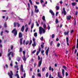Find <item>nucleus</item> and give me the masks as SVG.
<instances>
[{
    "label": "nucleus",
    "instance_id": "nucleus-36",
    "mask_svg": "<svg viewBox=\"0 0 78 78\" xmlns=\"http://www.w3.org/2000/svg\"><path fill=\"white\" fill-rule=\"evenodd\" d=\"M31 16H33V11L32 9L31 10Z\"/></svg>",
    "mask_w": 78,
    "mask_h": 78
},
{
    "label": "nucleus",
    "instance_id": "nucleus-12",
    "mask_svg": "<svg viewBox=\"0 0 78 78\" xmlns=\"http://www.w3.org/2000/svg\"><path fill=\"white\" fill-rule=\"evenodd\" d=\"M23 35V34H22V33H21V32H19V37L20 38H21V37H22Z\"/></svg>",
    "mask_w": 78,
    "mask_h": 78
},
{
    "label": "nucleus",
    "instance_id": "nucleus-24",
    "mask_svg": "<svg viewBox=\"0 0 78 78\" xmlns=\"http://www.w3.org/2000/svg\"><path fill=\"white\" fill-rule=\"evenodd\" d=\"M22 51H23V49H22V48H20L19 50V52H22Z\"/></svg>",
    "mask_w": 78,
    "mask_h": 78
},
{
    "label": "nucleus",
    "instance_id": "nucleus-27",
    "mask_svg": "<svg viewBox=\"0 0 78 78\" xmlns=\"http://www.w3.org/2000/svg\"><path fill=\"white\" fill-rule=\"evenodd\" d=\"M44 43H42V44L41 45V47L42 48H44Z\"/></svg>",
    "mask_w": 78,
    "mask_h": 78
},
{
    "label": "nucleus",
    "instance_id": "nucleus-47",
    "mask_svg": "<svg viewBox=\"0 0 78 78\" xmlns=\"http://www.w3.org/2000/svg\"><path fill=\"white\" fill-rule=\"evenodd\" d=\"M37 75L39 77H41V74L40 73H39L37 74Z\"/></svg>",
    "mask_w": 78,
    "mask_h": 78
},
{
    "label": "nucleus",
    "instance_id": "nucleus-23",
    "mask_svg": "<svg viewBox=\"0 0 78 78\" xmlns=\"http://www.w3.org/2000/svg\"><path fill=\"white\" fill-rule=\"evenodd\" d=\"M72 6H76V5L77 3L76 2H73L71 3Z\"/></svg>",
    "mask_w": 78,
    "mask_h": 78
},
{
    "label": "nucleus",
    "instance_id": "nucleus-38",
    "mask_svg": "<svg viewBox=\"0 0 78 78\" xmlns=\"http://www.w3.org/2000/svg\"><path fill=\"white\" fill-rule=\"evenodd\" d=\"M76 24V19H74V25H75Z\"/></svg>",
    "mask_w": 78,
    "mask_h": 78
},
{
    "label": "nucleus",
    "instance_id": "nucleus-51",
    "mask_svg": "<svg viewBox=\"0 0 78 78\" xmlns=\"http://www.w3.org/2000/svg\"><path fill=\"white\" fill-rule=\"evenodd\" d=\"M45 67H44V68L42 69V72H44L45 70Z\"/></svg>",
    "mask_w": 78,
    "mask_h": 78
},
{
    "label": "nucleus",
    "instance_id": "nucleus-57",
    "mask_svg": "<svg viewBox=\"0 0 78 78\" xmlns=\"http://www.w3.org/2000/svg\"><path fill=\"white\" fill-rule=\"evenodd\" d=\"M34 7H35V10H36V9H37V6H36V5H35V6H34Z\"/></svg>",
    "mask_w": 78,
    "mask_h": 78
},
{
    "label": "nucleus",
    "instance_id": "nucleus-56",
    "mask_svg": "<svg viewBox=\"0 0 78 78\" xmlns=\"http://www.w3.org/2000/svg\"><path fill=\"white\" fill-rule=\"evenodd\" d=\"M44 39V37H41V38H40V40L41 41H43V40Z\"/></svg>",
    "mask_w": 78,
    "mask_h": 78
},
{
    "label": "nucleus",
    "instance_id": "nucleus-53",
    "mask_svg": "<svg viewBox=\"0 0 78 78\" xmlns=\"http://www.w3.org/2000/svg\"><path fill=\"white\" fill-rule=\"evenodd\" d=\"M59 46H60V43H58L57 44V47H59Z\"/></svg>",
    "mask_w": 78,
    "mask_h": 78
},
{
    "label": "nucleus",
    "instance_id": "nucleus-17",
    "mask_svg": "<svg viewBox=\"0 0 78 78\" xmlns=\"http://www.w3.org/2000/svg\"><path fill=\"white\" fill-rule=\"evenodd\" d=\"M58 76L59 77V78H62V77L60 76V73L58 72Z\"/></svg>",
    "mask_w": 78,
    "mask_h": 78
},
{
    "label": "nucleus",
    "instance_id": "nucleus-15",
    "mask_svg": "<svg viewBox=\"0 0 78 78\" xmlns=\"http://www.w3.org/2000/svg\"><path fill=\"white\" fill-rule=\"evenodd\" d=\"M23 38H20V45H22L23 43H22V40H23Z\"/></svg>",
    "mask_w": 78,
    "mask_h": 78
},
{
    "label": "nucleus",
    "instance_id": "nucleus-2",
    "mask_svg": "<svg viewBox=\"0 0 78 78\" xmlns=\"http://www.w3.org/2000/svg\"><path fill=\"white\" fill-rule=\"evenodd\" d=\"M10 51V49H8V52L9 53L7 54V57H9L11 55L12 57H14V53L12 51Z\"/></svg>",
    "mask_w": 78,
    "mask_h": 78
},
{
    "label": "nucleus",
    "instance_id": "nucleus-19",
    "mask_svg": "<svg viewBox=\"0 0 78 78\" xmlns=\"http://www.w3.org/2000/svg\"><path fill=\"white\" fill-rule=\"evenodd\" d=\"M23 60L24 61H27V58H26V56H23Z\"/></svg>",
    "mask_w": 78,
    "mask_h": 78
},
{
    "label": "nucleus",
    "instance_id": "nucleus-54",
    "mask_svg": "<svg viewBox=\"0 0 78 78\" xmlns=\"http://www.w3.org/2000/svg\"><path fill=\"white\" fill-rule=\"evenodd\" d=\"M17 27H20V24L18 23H17Z\"/></svg>",
    "mask_w": 78,
    "mask_h": 78
},
{
    "label": "nucleus",
    "instance_id": "nucleus-3",
    "mask_svg": "<svg viewBox=\"0 0 78 78\" xmlns=\"http://www.w3.org/2000/svg\"><path fill=\"white\" fill-rule=\"evenodd\" d=\"M11 33L13 34L14 36H16L17 35V30L16 28L13 29Z\"/></svg>",
    "mask_w": 78,
    "mask_h": 78
},
{
    "label": "nucleus",
    "instance_id": "nucleus-5",
    "mask_svg": "<svg viewBox=\"0 0 78 78\" xmlns=\"http://www.w3.org/2000/svg\"><path fill=\"white\" fill-rule=\"evenodd\" d=\"M25 43H26V45H28V44L30 43V41L29 40H27L26 41L25 40H24L23 41V45L25 44Z\"/></svg>",
    "mask_w": 78,
    "mask_h": 78
},
{
    "label": "nucleus",
    "instance_id": "nucleus-30",
    "mask_svg": "<svg viewBox=\"0 0 78 78\" xmlns=\"http://www.w3.org/2000/svg\"><path fill=\"white\" fill-rule=\"evenodd\" d=\"M42 19L43 20H44V21H45V16H43Z\"/></svg>",
    "mask_w": 78,
    "mask_h": 78
},
{
    "label": "nucleus",
    "instance_id": "nucleus-18",
    "mask_svg": "<svg viewBox=\"0 0 78 78\" xmlns=\"http://www.w3.org/2000/svg\"><path fill=\"white\" fill-rule=\"evenodd\" d=\"M21 59V58H20V57H18L16 58V60H17L18 61H19H19H20Z\"/></svg>",
    "mask_w": 78,
    "mask_h": 78
},
{
    "label": "nucleus",
    "instance_id": "nucleus-13",
    "mask_svg": "<svg viewBox=\"0 0 78 78\" xmlns=\"http://www.w3.org/2000/svg\"><path fill=\"white\" fill-rule=\"evenodd\" d=\"M49 70H51V71L53 72V71H54V69H53V68H52L51 69V66H50L49 68Z\"/></svg>",
    "mask_w": 78,
    "mask_h": 78
},
{
    "label": "nucleus",
    "instance_id": "nucleus-9",
    "mask_svg": "<svg viewBox=\"0 0 78 78\" xmlns=\"http://www.w3.org/2000/svg\"><path fill=\"white\" fill-rule=\"evenodd\" d=\"M20 70L22 72H23V65H21Z\"/></svg>",
    "mask_w": 78,
    "mask_h": 78
},
{
    "label": "nucleus",
    "instance_id": "nucleus-60",
    "mask_svg": "<svg viewBox=\"0 0 78 78\" xmlns=\"http://www.w3.org/2000/svg\"><path fill=\"white\" fill-rule=\"evenodd\" d=\"M31 22H32L31 20H30V22H29V23H28L29 25H30L31 24Z\"/></svg>",
    "mask_w": 78,
    "mask_h": 78
},
{
    "label": "nucleus",
    "instance_id": "nucleus-61",
    "mask_svg": "<svg viewBox=\"0 0 78 78\" xmlns=\"http://www.w3.org/2000/svg\"><path fill=\"white\" fill-rule=\"evenodd\" d=\"M41 59V58L40 57V56H38V60H40Z\"/></svg>",
    "mask_w": 78,
    "mask_h": 78
},
{
    "label": "nucleus",
    "instance_id": "nucleus-48",
    "mask_svg": "<svg viewBox=\"0 0 78 78\" xmlns=\"http://www.w3.org/2000/svg\"><path fill=\"white\" fill-rule=\"evenodd\" d=\"M32 43V40H31L30 41V43L29 44V45H31V44Z\"/></svg>",
    "mask_w": 78,
    "mask_h": 78
},
{
    "label": "nucleus",
    "instance_id": "nucleus-64",
    "mask_svg": "<svg viewBox=\"0 0 78 78\" xmlns=\"http://www.w3.org/2000/svg\"><path fill=\"white\" fill-rule=\"evenodd\" d=\"M8 20V16H7L5 19V21H6Z\"/></svg>",
    "mask_w": 78,
    "mask_h": 78
},
{
    "label": "nucleus",
    "instance_id": "nucleus-41",
    "mask_svg": "<svg viewBox=\"0 0 78 78\" xmlns=\"http://www.w3.org/2000/svg\"><path fill=\"white\" fill-rule=\"evenodd\" d=\"M34 27V23H32L31 26V29H32Z\"/></svg>",
    "mask_w": 78,
    "mask_h": 78
},
{
    "label": "nucleus",
    "instance_id": "nucleus-50",
    "mask_svg": "<svg viewBox=\"0 0 78 78\" xmlns=\"http://www.w3.org/2000/svg\"><path fill=\"white\" fill-rule=\"evenodd\" d=\"M3 32L2 31H1V32L0 35H1L2 36H3Z\"/></svg>",
    "mask_w": 78,
    "mask_h": 78
},
{
    "label": "nucleus",
    "instance_id": "nucleus-11",
    "mask_svg": "<svg viewBox=\"0 0 78 78\" xmlns=\"http://www.w3.org/2000/svg\"><path fill=\"white\" fill-rule=\"evenodd\" d=\"M66 40L67 45L69 46V38L68 37H66Z\"/></svg>",
    "mask_w": 78,
    "mask_h": 78
},
{
    "label": "nucleus",
    "instance_id": "nucleus-14",
    "mask_svg": "<svg viewBox=\"0 0 78 78\" xmlns=\"http://www.w3.org/2000/svg\"><path fill=\"white\" fill-rule=\"evenodd\" d=\"M49 12H50V13H51V14L52 15V16H55V13H54V12H53V11L52 10H50Z\"/></svg>",
    "mask_w": 78,
    "mask_h": 78
},
{
    "label": "nucleus",
    "instance_id": "nucleus-49",
    "mask_svg": "<svg viewBox=\"0 0 78 78\" xmlns=\"http://www.w3.org/2000/svg\"><path fill=\"white\" fill-rule=\"evenodd\" d=\"M49 78H54V77H51V75L50 74L49 76Z\"/></svg>",
    "mask_w": 78,
    "mask_h": 78
},
{
    "label": "nucleus",
    "instance_id": "nucleus-62",
    "mask_svg": "<svg viewBox=\"0 0 78 78\" xmlns=\"http://www.w3.org/2000/svg\"><path fill=\"white\" fill-rule=\"evenodd\" d=\"M58 12H56V14H55V16H58Z\"/></svg>",
    "mask_w": 78,
    "mask_h": 78
},
{
    "label": "nucleus",
    "instance_id": "nucleus-28",
    "mask_svg": "<svg viewBox=\"0 0 78 78\" xmlns=\"http://www.w3.org/2000/svg\"><path fill=\"white\" fill-rule=\"evenodd\" d=\"M76 48H78V39L77 40V44L76 45Z\"/></svg>",
    "mask_w": 78,
    "mask_h": 78
},
{
    "label": "nucleus",
    "instance_id": "nucleus-59",
    "mask_svg": "<svg viewBox=\"0 0 78 78\" xmlns=\"http://www.w3.org/2000/svg\"><path fill=\"white\" fill-rule=\"evenodd\" d=\"M51 37L52 38H54L55 37V35H54V34H53L52 35Z\"/></svg>",
    "mask_w": 78,
    "mask_h": 78
},
{
    "label": "nucleus",
    "instance_id": "nucleus-42",
    "mask_svg": "<svg viewBox=\"0 0 78 78\" xmlns=\"http://www.w3.org/2000/svg\"><path fill=\"white\" fill-rule=\"evenodd\" d=\"M53 41H51V43L50 44V45H51H51H52V44H53Z\"/></svg>",
    "mask_w": 78,
    "mask_h": 78
},
{
    "label": "nucleus",
    "instance_id": "nucleus-40",
    "mask_svg": "<svg viewBox=\"0 0 78 78\" xmlns=\"http://www.w3.org/2000/svg\"><path fill=\"white\" fill-rule=\"evenodd\" d=\"M46 76L47 78L48 76V73L47 72L46 74Z\"/></svg>",
    "mask_w": 78,
    "mask_h": 78
},
{
    "label": "nucleus",
    "instance_id": "nucleus-34",
    "mask_svg": "<svg viewBox=\"0 0 78 78\" xmlns=\"http://www.w3.org/2000/svg\"><path fill=\"white\" fill-rule=\"evenodd\" d=\"M29 2L30 4V5H32L33 3L32 2V1H31V0H29Z\"/></svg>",
    "mask_w": 78,
    "mask_h": 78
},
{
    "label": "nucleus",
    "instance_id": "nucleus-33",
    "mask_svg": "<svg viewBox=\"0 0 78 78\" xmlns=\"http://www.w3.org/2000/svg\"><path fill=\"white\" fill-rule=\"evenodd\" d=\"M14 47V46L12 45H11L10 48L11 49V50H12L13 49V48Z\"/></svg>",
    "mask_w": 78,
    "mask_h": 78
},
{
    "label": "nucleus",
    "instance_id": "nucleus-44",
    "mask_svg": "<svg viewBox=\"0 0 78 78\" xmlns=\"http://www.w3.org/2000/svg\"><path fill=\"white\" fill-rule=\"evenodd\" d=\"M28 28L27 27L26 29V30H25V32H27L28 31Z\"/></svg>",
    "mask_w": 78,
    "mask_h": 78
},
{
    "label": "nucleus",
    "instance_id": "nucleus-21",
    "mask_svg": "<svg viewBox=\"0 0 78 78\" xmlns=\"http://www.w3.org/2000/svg\"><path fill=\"white\" fill-rule=\"evenodd\" d=\"M64 69H62V73L63 76H64Z\"/></svg>",
    "mask_w": 78,
    "mask_h": 78
},
{
    "label": "nucleus",
    "instance_id": "nucleus-16",
    "mask_svg": "<svg viewBox=\"0 0 78 78\" xmlns=\"http://www.w3.org/2000/svg\"><path fill=\"white\" fill-rule=\"evenodd\" d=\"M25 29V26H23L21 28V31L22 32H23L24 31V29Z\"/></svg>",
    "mask_w": 78,
    "mask_h": 78
},
{
    "label": "nucleus",
    "instance_id": "nucleus-7",
    "mask_svg": "<svg viewBox=\"0 0 78 78\" xmlns=\"http://www.w3.org/2000/svg\"><path fill=\"white\" fill-rule=\"evenodd\" d=\"M63 11H62V14H64L65 16H66V10L65 9V8H63Z\"/></svg>",
    "mask_w": 78,
    "mask_h": 78
},
{
    "label": "nucleus",
    "instance_id": "nucleus-10",
    "mask_svg": "<svg viewBox=\"0 0 78 78\" xmlns=\"http://www.w3.org/2000/svg\"><path fill=\"white\" fill-rule=\"evenodd\" d=\"M49 49H50V48L48 47L47 50L46 51V54L47 56H48V51H49Z\"/></svg>",
    "mask_w": 78,
    "mask_h": 78
},
{
    "label": "nucleus",
    "instance_id": "nucleus-63",
    "mask_svg": "<svg viewBox=\"0 0 78 78\" xmlns=\"http://www.w3.org/2000/svg\"><path fill=\"white\" fill-rule=\"evenodd\" d=\"M78 14V11H76L75 12V15L76 16H77V15Z\"/></svg>",
    "mask_w": 78,
    "mask_h": 78
},
{
    "label": "nucleus",
    "instance_id": "nucleus-45",
    "mask_svg": "<svg viewBox=\"0 0 78 78\" xmlns=\"http://www.w3.org/2000/svg\"><path fill=\"white\" fill-rule=\"evenodd\" d=\"M23 54L24 56H25V53H26V52H25L24 51H23Z\"/></svg>",
    "mask_w": 78,
    "mask_h": 78
},
{
    "label": "nucleus",
    "instance_id": "nucleus-39",
    "mask_svg": "<svg viewBox=\"0 0 78 78\" xmlns=\"http://www.w3.org/2000/svg\"><path fill=\"white\" fill-rule=\"evenodd\" d=\"M39 12V9H36L35 10V12H36V13H37Z\"/></svg>",
    "mask_w": 78,
    "mask_h": 78
},
{
    "label": "nucleus",
    "instance_id": "nucleus-31",
    "mask_svg": "<svg viewBox=\"0 0 78 78\" xmlns=\"http://www.w3.org/2000/svg\"><path fill=\"white\" fill-rule=\"evenodd\" d=\"M32 46H33V47H34V46H36V41H34V44H32Z\"/></svg>",
    "mask_w": 78,
    "mask_h": 78
},
{
    "label": "nucleus",
    "instance_id": "nucleus-43",
    "mask_svg": "<svg viewBox=\"0 0 78 78\" xmlns=\"http://www.w3.org/2000/svg\"><path fill=\"white\" fill-rule=\"evenodd\" d=\"M41 47H38V51H40V52L41 51Z\"/></svg>",
    "mask_w": 78,
    "mask_h": 78
},
{
    "label": "nucleus",
    "instance_id": "nucleus-20",
    "mask_svg": "<svg viewBox=\"0 0 78 78\" xmlns=\"http://www.w3.org/2000/svg\"><path fill=\"white\" fill-rule=\"evenodd\" d=\"M69 33V30H68L67 32H65L64 33V35L66 36V35H68Z\"/></svg>",
    "mask_w": 78,
    "mask_h": 78
},
{
    "label": "nucleus",
    "instance_id": "nucleus-22",
    "mask_svg": "<svg viewBox=\"0 0 78 78\" xmlns=\"http://www.w3.org/2000/svg\"><path fill=\"white\" fill-rule=\"evenodd\" d=\"M4 27L6 28L7 27H8V26H7V24H6V23L5 22L4 23Z\"/></svg>",
    "mask_w": 78,
    "mask_h": 78
},
{
    "label": "nucleus",
    "instance_id": "nucleus-46",
    "mask_svg": "<svg viewBox=\"0 0 78 78\" xmlns=\"http://www.w3.org/2000/svg\"><path fill=\"white\" fill-rule=\"evenodd\" d=\"M48 30H50V26H49V25H48Z\"/></svg>",
    "mask_w": 78,
    "mask_h": 78
},
{
    "label": "nucleus",
    "instance_id": "nucleus-6",
    "mask_svg": "<svg viewBox=\"0 0 78 78\" xmlns=\"http://www.w3.org/2000/svg\"><path fill=\"white\" fill-rule=\"evenodd\" d=\"M42 57L41 58V60L40 61L38 62V67H41V64H42Z\"/></svg>",
    "mask_w": 78,
    "mask_h": 78
},
{
    "label": "nucleus",
    "instance_id": "nucleus-32",
    "mask_svg": "<svg viewBox=\"0 0 78 78\" xmlns=\"http://www.w3.org/2000/svg\"><path fill=\"white\" fill-rule=\"evenodd\" d=\"M56 9L57 10H59V7L58 6H56Z\"/></svg>",
    "mask_w": 78,
    "mask_h": 78
},
{
    "label": "nucleus",
    "instance_id": "nucleus-35",
    "mask_svg": "<svg viewBox=\"0 0 78 78\" xmlns=\"http://www.w3.org/2000/svg\"><path fill=\"white\" fill-rule=\"evenodd\" d=\"M43 27L44 28V29H45V28H46V24H45V23L43 25Z\"/></svg>",
    "mask_w": 78,
    "mask_h": 78
},
{
    "label": "nucleus",
    "instance_id": "nucleus-1",
    "mask_svg": "<svg viewBox=\"0 0 78 78\" xmlns=\"http://www.w3.org/2000/svg\"><path fill=\"white\" fill-rule=\"evenodd\" d=\"M42 31L44 34L45 33V29L42 28V27H40L39 28V32L40 34H42Z\"/></svg>",
    "mask_w": 78,
    "mask_h": 78
},
{
    "label": "nucleus",
    "instance_id": "nucleus-29",
    "mask_svg": "<svg viewBox=\"0 0 78 78\" xmlns=\"http://www.w3.org/2000/svg\"><path fill=\"white\" fill-rule=\"evenodd\" d=\"M55 22L56 23H58V22H59V21L57 19H56L55 20Z\"/></svg>",
    "mask_w": 78,
    "mask_h": 78
},
{
    "label": "nucleus",
    "instance_id": "nucleus-8",
    "mask_svg": "<svg viewBox=\"0 0 78 78\" xmlns=\"http://www.w3.org/2000/svg\"><path fill=\"white\" fill-rule=\"evenodd\" d=\"M66 18L67 20H70L71 19V18H72V16H71V15L67 16Z\"/></svg>",
    "mask_w": 78,
    "mask_h": 78
},
{
    "label": "nucleus",
    "instance_id": "nucleus-4",
    "mask_svg": "<svg viewBox=\"0 0 78 78\" xmlns=\"http://www.w3.org/2000/svg\"><path fill=\"white\" fill-rule=\"evenodd\" d=\"M10 73H8V75L9 76L10 78H12V75H13V73L12 71H10Z\"/></svg>",
    "mask_w": 78,
    "mask_h": 78
},
{
    "label": "nucleus",
    "instance_id": "nucleus-58",
    "mask_svg": "<svg viewBox=\"0 0 78 78\" xmlns=\"http://www.w3.org/2000/svg\"><path fill=\"white\" fill-rule=\"evenodd\" d=\"M39 52H40V51H37V53H36V55L37 56V55H39Z\"/></svg>",
    "mask_w": 78,
    "mask_h": 78
},
{
    "label": "nucleus",
    "instance_id": "nucleus-37",
    "mask_svg": "<svg viewBox=\"0 0 78 78\" xmlns=\"http://www.w3.org/2000/svg\"><path fill=\"white\" fill-rule=\"evenodd\" d=\"M16 76H17V78H20V77H19V74H16Z\"/></svg>",
    "mask_w": 78,
    "mask_h": 78
},
{
    "label": "nucleus",
    "instance_id": "nucleus-55",
    "mask_svg": "<svg viewBox=\"0 0 78 78\" xmlns=\"http://www.w3.org/2000/svg\"><path fill=\"white\" fill-rule=\"evenodd\" d=\"M36 51V50H34L32 52V54H34V53H35Z\"/></svg>",
    "mask_w": 78,
    "mask_h": 78
},
{
    "label": "nucleus",
    "instance_id": "nucleus-25",
    "mask_svg": "<svg viewBox=\"0 0 78 78\" xmlns=\"http://www.w3.org/2000/svg\"><path fill=\"white\" fill-rule=\"evenodd\" d=\"M13 27H17V23H13Z\"/></svg>",
    "mask_w": 78,
    "mask_h": 78
},
{
    "label": "nucleus",
    "instance_id": "nucleus-26",
    "mask_svg": "<svg viewBox=\"0 0 78 78\" xmlns=\"http://www.w3.org/2000/svg\"><path fill=\"white\" fill-rule=\"evenodd\" d=\"M34 36L35 37H37V32H35L34 34Z\"/></svg>",
    "mask_w": 78,
    "mask_h": 78
},
{
    "label": "nucleus",
    "instance_id": "nucleus-52",
    "mask_svg": "<svg viewBox=\"0 0 78 78\" xmlns=\"http://www.w3.org/2000/svg\"><path fill=\"white\" fill-rule=\"evenodd\" d=\"M63 67L64 68V69H65L66 70H67V69H66V68H67V67H66V66H63Z\"/></svg>",
    "mask_w": 78,
    "mask_h": 78
}]
</instances>
